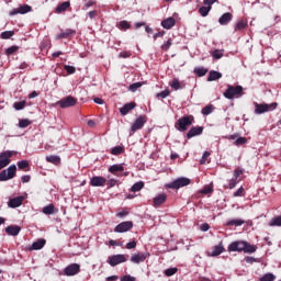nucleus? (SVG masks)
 <instances>
[{
	"instance_id": "1",
	"label": "nucleus",
	"mask_w": 281,
	"mask_h": 281,
	"mask_svg": "<svg viewBox=\"0 0 281 281\" xmlns=\"http://www.w3.org/2000/svg\"><path fill=\"white\" fill-rule=\"evenodd\" d=\"M257 247L243 240L233 241L228 246V251H244L245 254H255Z\"/></svg>"
},
{
	"instance_id": "2",
	"label": "nucleus",
	"mask_w": 281,
	"mask_h": 281,
	"mask_svg": "<svg viewBox=\"0 0 281 281\" xmlns=\"http://www.w3.org/2000/svg\"><path fill=\"white\" fill-rule=\"evenodd\" d=\"M245 89L243 86H232L228 85L226 91L224 92V98L226 100H234V98H243L245 95Z\"/></svg>"
},
{
	"instance_id": "3",
	"label": "nucleus",
	"mask_w": 281,
	"mask_h": 281,
	"mask_svg": "<svg viewBox=\"0 0 281 281\" xmlns=\"http://www.w3.org/2000/svg\"><path fill=\"white\" fill-rule=\"evenodd\" d=\"M193 124H194V116L187 115V116L180 117L176 122L175 126H176L177 131H179L180 133H186V131H188V128H190V126H192Z\"/></svg>"
},
{
	"instance_id": "4",
	"label": "nucleus",
	"mask_w": 281,
	"mask_h": 281,
	"mask_svg": "<svg viewBox=\"0 0 281 281\" xmlns=\"http://www.w3.org/2000/svg\"><path fill=\"white\" fill-rule=\"evenodd\" d=\"M255 106V114L262 115V113H270L271 111H276L278 109V102L272 103H254Z\"/></svg>"
},
{
	"instance_id": "5",
	"label": "nucleus",
	"mask_w": 281,
	"mask_h": 281,
	"mask_svg": "<svg viewBox=\"0 0 281 281\" xmlns=\"http://www.w3.org/2000/svg\"><path fill=\"white\" fill-rule=\"evenodd\" d=\"M192 183V180L190 178H178L173 180L171 183L166 184V188L169 190H179V188H186V186H190Z\"/></svg>"
},
{
	"instance_id": "6",
	"label": "nucleus",
	"mask_w": 281,
	"mask_h": 281,
	"mask_svg": "<svg viewBox=\"0 0 281 281\" xmlns=\"http://www.w3.org/2000/svg\"><path fill=\"white\" fill-rule=\"evenodd\" d=\"M16 155V151L7 150L0 154V170H3L7 166H10V158Z\"/></svg>"
},
{
	"instance_id": "7",
	"label": "nucleus",
	"mask_w": 281,
	"mask_h": 281,
	"mask_svg": "<svg viewBox=\"0 0 281 281\" xmlns=\"http://www.w3.org/2000/svg\"><path fill=\"white\" fill-rule=\"evenodd\" d=\"M58 106H60V109H69V106H76V104H78V99L68 95L61 100H59L57 102Z\"/></svg>"
},
{
	"instance_id": "8",
	"label": "nucleus",
	"mask_w": 281,
	"mask_h": 281,
	"mask_svg": "<svg viewBox=\"0 0 281 281\" xmlns=\"http://www.w3.org/2000/svg\"><path fill=\"white\" fill-rule=\"evenodd\" d=\"M78 273H80V263H70L64 269V276L68 278L78 276Z\"/></svg>"
},
{
	"instance_id": "9",
	"label": "nucleus",
	"mask_w": 281,
	"mask_h": 281,
	"mask_svg": "<svg viewBox=\"0 0 281 281\" xmlns=\"http://www.w3.org/2000/svg\"><path fill=\"white\" fill-rule=\"evenodd\" d=\"M131 229H133L132 221L122 222L114 227V232L116 234H124L126 232H131Z\"/></svg>"
},
{
	"instance_id": "10",
	"label": "nucleus",
	"mask_w": 281,
	"mask_h": 281,
	"mask_svg": "<svg viewBox=\"0 0 281 281\" xmlns=\"http://www.w3.org/2000/svg\"><path fill=\"white\" fill-rule=\"evenodd\" d=\"M145 124H146V115L138 116L135 120V122L132 124V127H131L132 135L136 133V131H142Z\"/></svg>"
},
{
	"instance_id": "11",
	"label": "nucleus",
	"mask_w": 281,
	"mask_h": 281,
	"mask_svg": "<svg viewBox=\"0 0 281 281\" xmlns=\"http://www.w3.org/2000/svg\"><path fill=\"white\" fill-rule=\"evenodd\" d=\"M108 262L110 267H117V265H122V262H126V256L124 255H114L108 258Z\"/></svg>"
},
{
	"instance_id": "12",
	"label": "nucleus",
	"mask_w": 281,
	"mask_h": 281,
	"mask_svg": "<svg viewBox=\"0 0 281 281\" xmlns=\"http://www.w3.org/2000/svg\"><path fill=\"white\" fill-rule=\"evenodd\" d=\"M150 254L148 252H137L131 256V262L134 265H139L146 261V258H149Z\"/></svg>"
},
{
	"instance_id": "13",
	"label": "nucleus",
	"mask_w": 281,
	"mask_h": 281,
	"mask_svg": "<svg viewBox=\"0 0 281 281\" xmlns=\"http://www.w3.org/2000/svg\"><path fill=\"white\" fill-rule=\"evenodd\" d=\"M90 186H92V188H102L106 186V178L102 176H93L90 179Z\"/></svg>"
},
{
	"instance_id": "14",
	"label": "nucleus",
	"mask_w": 281,
	"mask_h": 281,
	"mask_svg": "<svg viewBox=\"0 0 281 281\" xmlns=\"http://www.w3.org/2000/svg\"><path fill=\"white\" fill-rule=\"evenodd\" d=\"M27 12H32V8L30 4L20 5L18 9H13L10 11V16H16V14H27Z\"/></svg>"
},
{
	"instance_id": "15",
	"label": "nucleus",
	"mask_w": 281,
	"mask_h": 281,
	"mask_svg": "<svg viewBox=\"0 0 281 281\" xmlns=\"http://www.w3.org/2000/svg\"><path fill=\"white\" fill-rule=\"evenodd\" d=\"M71 36H76V30L74 29H67L65 31H61L56 35L57 41H61L63 38H71Z\"/></svg>"
},
{
	"instance_id": "16",
	"label": "nucleus",
	"mask_w": 281,
	"mask_h": 281,
	"mask_svg": "<svg viewBox=\"0 0 281 281\" xmlns=\"http://www.w3.org/2000/svg\"><path fill=\"white\" fill-rule=\"evenodd\" d=\"M198 135H203V126H193L187 133V139H192V137H196Z\"/></svg>"
},
{
	"instance_id": "17",
	"label": "nucleus",
	"mask_w": 281,
	"mask_h": 281,
	"mask_svg": "<svg viewBox=\"0 0 281 281\" xmlns=\"http://www.w3.org/2000/svg\"><path fill=\"white\" fill-rule=\"evenodd\" d=\"M23 201H25V198L23 195L10 199L8 202V205L12 209L21 207L23 205Z\"/></svg>"
},
{
	"instance_id": "18",
	"label": "nucleus",
	"mask_w": 281,
	"mask_h": 281,
	"mask_svg": "<svg viewBox=\"0 0 281 281\" xmlns=\"http://www.w3.org/2000/svg\"><path fill=\"white\" fill-rule=\"evenodd\" d=\"M175 25H177V20H175V18H167L161 21V26L165 30H172V27H175Z\"/></svg>"
},
{
	"instance_id": "19",
	"label": "nucleus",
	"mask_w": 281,
	"mask_h": 281,
	"mask_svg": "<svg viewBox=\"0 0 281 281\" xmlns=\"http://www.w3.org/2000/svg\"><path fill=\"white\" fill-rule=\"evenodd\" d=\"M135 106H137L135 102L124 104V106L120 109L121 115H128V113H131Z\"/></svg>"
},
{
	"instance_id": "20",
	"label": "nucleus",
	"mask_w": 281,
	"mask_h": 281,
	"mask_svg": "<svg viewBox=\"0 0 281 281\" xmlns=\"http://www.w3.org/2000/svg\"><path fill=\"white\" fill-rule=\"evenodd\" d=\"M5 233L9 236H19V234L21 233V226L10 225L5 228Z\"/></svg>"
},
{
	"instance_id": "21",
	"label": "nucleus",
	"mask_w": 281,
	"mask_h": 281,
	"mask_svg": "<svg viewBox=\"0 0 281 281\" xmlns=\"http://www.w3.org/2000/svg\"><path fill=\"white\" fill-rule=\"evenodd\" d=\"M166 199H168V196L165 193L158 194L156 198H154V207H159V205H164V203H166Z\"/></svg>"
},
{
	"instance_id": "22",
	"label": "nucleus",
	"mask_w": 281,
	"mask_h": 281,
	"mask_svg": "<svg viewBox=\"0 0 281 281\" xmlns=\"http://www.w3.org/2000/svg\"><path fill=\"white\" fill-rule=\"evenodd\" d=\"M232 19H234V15H232L229 12H226L218 19V23L220 25H227L229 22H232Z\"/></svg>"
},
{
	"instance_id": "23",
	"label": "nucleus",
	"mask_w": 281,
	"mask_h": 281,
	"mask_svg": "<svg viewBox=\"0 0 281 281\" xmlns=\"http://www.w3.org/2000/svg\"><path fill=\"white\" fill-rule=\"evenodd\" d=\"M70 7H71V2L65 1V2H63V3H60V4H58V5L56 7L55 12H56L57 14H60V13H63V12H67V9L70 8Z\"/></svg>"
},
{
	"instance_id": "24",
	"label": "nucleus",
	"mask_w": 281,
	"mask_h": 281,
	"mask_svg": "<svg viewBox=\"0 0 281 281\" xmlns=\"http://www.w3.org/2000/svg\"><path fill=\"white\" fill-rule=\"evenodd\" d=\"M223 78V74L216 71V70H211L209 72L207 81L209 82H214V80H221Z\"/></svg>"
},
{
	"instance_id": "25",
	"label": "nucleus",
	"mask_w": 281,
	"mask_h": 281,
	"mask_svg": "<svg viewBox=\"0 0 281 281\" xmlns=\"http://www.w3.org/2000/svg\"><path fill=\"white\" fill-rule=\"evenodd\" d=\"M45 243H47L45 239H37L32 244L31 249L33 251H38V249H43L45 247Z\"/></svg>"
},
{
	"instance_id": "26",
	"label": "nucleus",
	"mask_w": 281,
	"mask_h": 281,
	"mask_svg": "<svg viewBox=\"0 0 281 281\" xmlns=\"http://www.w3.org/2000/svg\"><path fill=\"white\" fill-rule=\"evenodd\" d=\"M108 172H111V175H117V172H124V166L112 165L109 167Z\"/></svg>"
},
{
	"instance_id": "27",
	"label": "nucleus",
	"mask_w": 281,
	"mask_h": 281,
	"mask_svg": "<svg viewBox=\"0 0 281 281\" xmlns=\"http://www.w3.org/2000/svg\"><path fill=\"white\" fill-rule=\"evenodd\" d=\"M238 183H240V180L233 177L231 180H228L227 184H224V188H225V190H234V188H236V186H238Z\"/></svg>"
},
{
	"instance_id": "28",
	"label": "nucleus",
	"mask_w": 281,
	"mask_h": 281,
	"mask_svg": "<svg viewBox=\"0 0 281 281\" xmlns=\"http://www.w3.org/2000/svg\"><path fill=\"white\" fill-rule=\"evenodd\" d=\"M46 161L53 164L54 166H60V156L50 155L46 156Z\"/></svg>"
},
{
	"instance_id": "29",
	"label": "nucleus",
	"mask_w": 281,
	"mask_h": 281,
	"mask_svg": "<svg viewBox=\"0 0 281 281\" xmlns=\"http://www.w3.org/2000/svg\"><path fill=\"white\" fill-rule=\"evenodd\" d=\"M240 225H245V220H229L226 222V227H240Z\"/></svg>"
},
{
	"instance_id": "30",
	"label": "nucleus",
	"mask_w": 281,
	"mask_h": 281,
	"mask_svg": "<svg viewBox=\"0 0 281 281\" xmlns=\"http://www.w3.org/2000/svg\"><path fill=\"white\" fill-rule=\"evenodd\" d=\"M223 251H225V247L223 246V243H221L220 245H217L213 248L211 256L212 257L221 256V254H223Z\"/></svg>"
},
{
	"instance_id": "31",
	"label": "nucleus",
	"mask_w": 281,
	"mask_h": 281,
	"mask_svg": "<svg viewBox=\"0 0 281 281\" xmlns=\"http://www.w3.org/2000/svg\"><path fill=\"white\" fill-rule=\"evenodd\" d=\"M7 171L9 179H14L16 177V165H11L8 169H4Z\"/></svg>"
},
{
	"instance_id": "32",
	"label": "nucleus",
	"mask_w": 281,
	"mask_h": 281,
	"mask_svg": "<svg viewBox=\"0 0 281 281\" xmlns=\"http://www.w3.org/2000/svg\"><path fill=\"white\" fill-rule=\"evenodd\" d=\"M116 27L126 32V30H131V23H128L126 20H123L116 24Z\"/></svg>"
},
{
	"instance_id": "33",
	"label": "nucleus",
	"mask_w": 281,
	"mask_h": 281,
	"mask_svg": "<svg viewBox=\"0 0 281 281\" xmlns=\"http://www.w3.org/2000/svg\"><path fill=\"white\" fill-rule=\"evenodd\" d=\"M193 72L196 74L199 78H203V76L207 74V68L198 67V68H194Z\"/></svg>"
},
{
	"instance_id": "34",
	"label": "nucleus",
	"mask_w": 281,
	"mask_h": 281,
	"mask_svg": "<svg viewBox=\"0 0 281 281\" xmlns=\"http://www.w3.org/2000/svg\"><path fill=\"white\" fill-rule=\"evenodd\" d=\"M25 104H27L26 101H19L13 103V109H15V111H23V109H25Z\"/></svg>"
},
{
	"instance_id": "35",
	"label": "nucleus",
	"mask_w": 281,
	"mask_h": 281,
	"mask_svg": "<svg viewBox=\"0 0 281 281\" xmlns=\"http://www.w3.org/2000/svg\"><path fill=\"white\" fill-rule=\"evenodd\" d=\"M18 168H19V170L26 171L27 168H30V162L27 160H21L18 162Z\"/></svg>"
},
{
	"instance_id": "36",
	"label": "nucleus",
	"mask_w": 281,
	"mask_h": 281,
	"mask_svg": "<svg viewBox=\"0 0 281 281\" xmlns=\"http://www.w3.org/2000/svg\"><path fill=\"white\" fill-rule=\"evenodd\" d=\"M212 10V7H201L199 9V14H201V16H207V14H210V11Z\"/></svg>"
},
{
	"instance_id": "37",
	"label": "nucleus",
	"mask_w": 281,
	"mask_h": 281,
	"mask_svg": "<svg viewBox=\"0 0 281 281\" xmlns=\"http://www.w3.org/2000/svg\"><path fill=\"white\" fill-rule=\"evenodd\" d=\"M30 124H32V121H30L29 119H22L19 121L20 128H27V126H30Z\"/></svg>"
},
{
	"instance_id": "38",
	"label": "nucleus",
	"mask_w": 281,
	"mask_h": 281,
	"mask_svg": "<svg viewBox=\"0 0 281 281\" xmlns=\"http://www.w3.org/2000/svg\"><path fill=\"white\" fill-rule=\"evenodd\" d=\"M124 154V147L115 146L111 149V155H122Z\"/></svg>"
},
{
	"instance_id": "39",
	"label": "nucleus",
	"mask_w": 281,
	"mask_h": 281,
	"mask_svg": "<svg viewBox=\"0 0 281 281\" xmlns=\"http://www.w3.org/2000/svg\"><path fill=\"white\" fill-rule=\"evenodd\" d=\"M214 111V105L210 104L202 109V115H210Z\"/></svg>"
},
{
	"instance_id": "40",
	"label": "nucleus",
	"mask_w": 281,
	"mask_h": 281,
	"mask_svg": "<svg viewBox=\"0 0 281 281\" xmlns=\"http://www.w3.org/2000/svg\"><path fill=\"white\" fill-rule=\"evenodd\" d=\"M144 188V182L139 181L132 186V192H139Z\"/></svg>"
},
{
	"instance_id": "41",
	"label": "nucleus",
	"mask_w": 281,
	"mask_h": 281,
	"mask_svg": "<svg viewBox=\"0 0 281 281\" xmlns=\"http://www.w3.org/2000/svg\"><path fill=\"white\" fill-rule=\"evenodd\" d=\"M43 214L50 215L54 214V204H48L43 207Z\"/></svg>"
},
{
	"instance_id": "42",
	"label": "nucleus",
	"mask_w": 281,
	"mask_h": 281,
	"mask_svg": "<svg viewBox=\"0 0 281 281\" xmlns=\"http://www.w3.org/2000/svg\"><path fill=\"white\" fill-rule=\"evenodd\" d=\"M171 89H175V91H179L181 89V82H179V79H173L170 83Z\"/></svg>"
},
{
	"instance_id": "43",
	"label": "nucleus",
	"mask_w": 281,
	"mask_h": 281,
	"mask_svg": "<svg viewBox=\"0 0 281 281\" xmlns=\"http://www.w3.org/2000/svg\"><path fill=\"white\" fill-rule=\"evenodd\" d=\"M170 47H172V38H169L167 42H165L160 48L162 49V52H168V49H170Z\"/></svg>"
},
{
	"instance_id": "44",
	"label": "nucleus",
	"mask_w": 281,
	"mask_h": 281,
	"mask_svg": "<svg viewBox=\"0 0 281 281\" xmlns=\"http://www.w3.org/2000/svg\"><path fill=\"white\" fill-rule=\"evenodd\" d=\"M177 271H179V269L168 268L164 271V273H165V276H167V278H170V277L175 276V273H177Z\"/></svg>"
},
{
	"instance_id": "45",
	"label": "nucleus",
	"mask_w": 281,
	"mask_h": 281,
	"mask_svg": "<svg viewBox=\"0 0 281 281\" xmlns=\"http://www.w3.org/2000/svg\"><path fill=\"white\" fill-rule=\"evenodd\" d=\"M245 27H247V22L245 20H241L239 22H237L235 30H238L239 32L245 30Z\"/></svg>"
},
{
	"instance_id": "46",
	"label": "nucleus",
	"mask_w": 281,
	"mask_h": 281,
	"mask_svg": "<svg viewBox=\"0 0 281 281\" xmlns=\"http://www.w3.org/2000/svg\"><path fill=\"white\" fill-rule=\"evenodd\" d=\"M12 36H14V31H4L1 33V38L3 40L12 38Z\"/></svg>"
},
{
	"instance_id": "47",
	"label": "nucleus",
	"mask_w": 281,
	"mask_h": 281,
	"mask_svg": "<svg viewBox=\"0 0 281 281\" xmlns=\"http://www.w3.org/2000/svg\"><path fill=\"white\" fill-rule=\"evenodd\" d=\"M15 52H19V46H10L5 49L7 56H12V54H15Z\"/></svg>"
},
{
	"instance_id": "48",
	"label": "nucleus",
	"mask_w": 281,
	"mask_h": 281,
	"mask_svg": "<svg viewBox=\"0 0 281 281\" xmlns=\"http://www.w3.org/2000/svg\"><path fill=\"white\" fill-rule=\"evenodd\" d=\"M276 280V276L273 273H266L260 281H274Z\"/></svg>"
},
{
	"instance_id": "49",
	"label": "nucleus",
	"mask_w": 281,
	"mask_h": 281,
	"mask_svg": "<svg viewBox=\"0 0 281 281\" xmlns=\"http://www.w3.org/2000/svg\"><path fill=\"white\" fill-rule=\"evenodd\" d=\"M244 144H247V137L240 136L235 140V146H243Z\"/></svg>"
},
{
	"instance_id": "50",
	"label": "nucleus",
	"mask_w": 281,
	"mask_h": 281,
	"mask_svg": "<svg viewBox=\"0 0 281 281\" xmlns=\"http://www.w3.org/2000/svg\"><path fill=\"white\" fill-rule=\"evenodd\" d=\"M140 87H142V82H135L130 86L128 90L135 93V91H137V89H139Z\"/></svg>"
},
{
	"instance_id": "51",
	"label": "nucleus",
	"mask_w": 281,
	"mask_h": 281,
	"mask_svg": "<svg viewBox=\"0 0 281 281\" xmlns=\"http://www.w3.org/2000/svg\"><path fill=\"white\" fill-rule=\"evenodd\" d=\"M244 172H245V169H243V168H236V169L234 170L233 177H234L235 179L239 180L238 177H240V175H244Z\"/></svg>"
},
{
	"instance_id": "52",
	"label": "nucleus",
	"mask_w": 281,
	"mask_h": 281,
	"mask_svg": "<svg viewBox=\"0 0 281 281\" xmlns=\"http://www.w3.org/2000/svg\"><path fill=\"white\" fill-rule=\"evenodd\" d=\"M212 192H214V189L210 186H205L202 190H201V194H212Z\"/></svg>"
},
{
	"instance_id": "53",
	"label": "nucleus",
	"mask_w": 281,
	"mask_h": 281,
	"mask_svg": "<svg viewBox=\"0 0 281 281\" xmlns=\"http://www.w3.org/2000/svg\"><path fill=\"white\" fill-rule=\"evenodd\" d=\"M212 154L210 153V151H204L203 153V156H202V158H201V160H200V164L203 166V165H205L206 164V161H207V157H210Z\"/></svg>"
},
{
	"instance_id": "54",
	"label": "nucleus",
	"mask_w": 281,
	"mask_h": 281,
	"mask_svg": "<svg viewBox=\"0 0 281 281\" xmlns=\"http://www.w3.org/2000/svg\"><path fill=\"white\" fill-rule=\"evenodd\" d=\"M64 69H65V71H67V74H68L69 76H71V74H74V72L76 71V67L70 66V65H65V66H64Z\"/></svg>"
},
{
	"instance_id": "55",
	"label": "nucleus",
	"mask_w": 281,
	"mask_h": 281,
	"mask_svg": "<svg viewBox=\"0 0 281 281\" xmlns=\"http://www.w3.org/2000/svg\"><path fill=\"white\" fill-rule=\"evenodd\" d=\"M105 183L108 186V189L115 188V186H117V180L116 179H110V180H106Z\"/></svg>"
},
{
	"instance_id": "56",
	"label": "nucleus",
	"mask_w": 281,
	"mask_h": 281,
	"mask_svg": "<svg viewBox=\"0 0 281 281\" xmlns=\"http://www.w3.org/2000/svg\"><path fill=\"white\" fill-rule=\"evenodd\" d=\"M0 181H10V178L8 177V171L5 169L0 172Z\"/></svg>"
},
{
	"instance_id": "57",
	"label": "nucleus",
	"mask_w": 281,
	"mask_h": 281,
	"mask_svg": "<svg viewBox=\"0 0 281 281\" xmlns=\"http://www.w3.org/2000/svg\"><path fill=\"white\" fill-rule=\"evenodd\" d=\"M212 56L213 58H215V60H221V57L223 56V52L218 50V49H215L213 53H212Z\"/></svg>"
},
{
	"instance_id": "58",
	"label": "nucleus",
	"mask_w": 281,
	"mask_h": 281,
	"mask_svg": "<svg viewBox=\"0 0 281 281\" xmlns=\"http://www.w3.org/2000/svg\"><path fill=\"white\" fill-rule=\"evenodd\" d=\"M233 196H245V188L240 187L237 191L233 193Z\"/></svg>"
},
{
	"instance_id": "59",
	"label": "nucleus",
	"mask_w": 281,
	"mask_h": 281,
	"mask_svg": "<svg viewBox=\"0 0 281 281\" xmlns=\"http://www.w3.org/2000/svg\"><path fill=\"white\" fill-rule=\"evenodd\" d=\"M168 95H170V91L169 90H165V91H161L159 93L156 94V98H168Z\"/></svg>"
},
{
	"instance_id": "60",
	"label": "nucleus",
	"mask_w": 281,
	"mask_h": 281,
	"mask_svg": "<svg viewBox=\"0 0 281 281\" xmlns=\"http://www.w3.org/2000/svg\"><path fill=\"white\" fill-rule=\"evenodd\" d=\"M271 225H276L277 227H281V216H277L272 220Z\"/></svg>"
},
{
	"instance_id": "61",
	"label": "nucleus",
	"mask_w": 281,
	"mask_h": 281,
	"mask_svg": "<svg viewBox=\"0 0 281 281\" xmlns=\"http://www.w3.org/2000/svg\"><path fill=\"white\" fill-rule=\"evenodd\" d=\"M121 281H137L135 277H131V274H125L121 278Z\"/></svg>"
},
{
	"instance_id": "62",
	"label": "nucleus",
	"mask_w": 281,
	"mask_h": 281,
	"mask_svg": "<svg viewBox=\"0 0 281 281\" xmlns=\"http://www.w3.org/2000/svg\"><path fill=\"white\" fill-rule=\"evenodd\" d=\"M135 247H137V241L132 240L126 244L125 249H135Z\"/></svg>"
},
{
	"instance_id": "63",
	"label": "nucleus",
	"mask_w": 281,
	"mask_h": 281,
	"mask_svg": "<svg viewBox=\"0 0 281 281\" xmlns=\"http://www.w3.org/2000/svg\"><path fill=\"white\" fill-rule=\"evenodd\" d=\"M165 35H166V31H160L158 33H155L154 41H157L158 38H164Z\"/></svg>"
},
{
	"instance_id": "64",
	"label": "nucleus",
	"mask_w": 281,
	"mask_h": 281,
	"mask_svg": "<svg viewBox=\"0 0 281 281\" xmlns=\"http://www.w3.org/2000/svg\"><path fill=\"white\" fill-rule=\"evenodd\" d=\"M216 1H218V0H203V3L207 8H212V5H214V3H216Z\"/></svg>"
}]
</instances>
